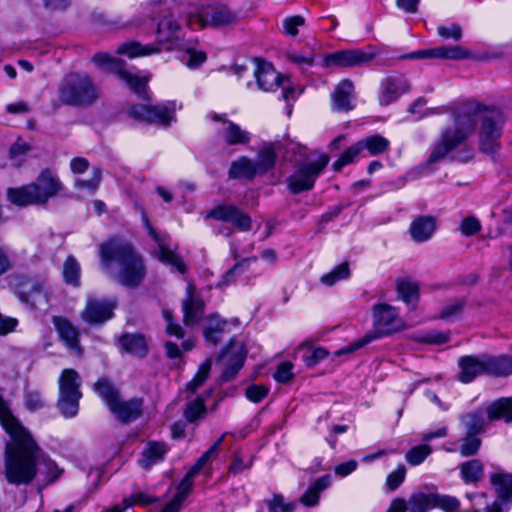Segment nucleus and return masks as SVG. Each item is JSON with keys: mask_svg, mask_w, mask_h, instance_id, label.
<instances>
[{"mask_svg": "<svg viewBox=\"0 0 512 512\" xmlns=\"http://www.w3.org/2000/svg\"><path fill=\"white\" fill-rule=\"evenodd\" d=\"M453 123L446 127L434 145L428 164L444 159L451 151L460 147L474 133L481 121L480 146L486 153H492L498 146L502 134V116L499 111L484 109L474 102H467L452 110Z\"/></svg>", "mask_w": 512, "mask_h": 512, "instance_id": "f257e3e1", "label": "nucleus"}, {"mask_svg": "<svg viewBox=\"0 0 512 512\" xmlns=\"http://www.w3.org/2000/svg\"><path fill=\"white\" fill-rule=\"evenodd\" d=\"M102 269L118 283L126 287H136L146 276L142 257L133 247L119 239H110L100 246Z\"/></svg>", "mask_w": 512, "mask_h": 512, "instance_id": "f03ea898", "label": "nucleus"}, {"mask_svg": "<svg viewBox=\"0 0 512 512\" xmlns=\"http://www.w3.org/2000/svg\"><path fill=\"white\" fill-rule=\"evenodd\" d=\"M373 325L374 330L372 332L337 350L335 355L340 356L344 354H351L378 338L404 328L403 321L399 318L396 308L384 303L374 306Z\"/></svg>", "mask_w": 512, "mask_h": 512, "instance_id": "7ed1b4c3", "label": "nucleus"}, {"mask_svg": "<svg viewBox=\"0 0 512 512\" xmlns=\"http://www.w3.org/2000/svg\"><path fill=\"white\" fill-rule=\"evenodd\" d=\"M504 419L512 422V398H500L486 407H480L460 417L466 433L481 434L490 422Z\"/></svg>", "mask_w": 512, "mask_h": 512, "instance_id": "20e7f679", "label": "nucleus"}, {"mask_svg": "<svg viewBox=\"0 0 512 512\" xmlns=\"http://www.w3.org/2000/svg\"><path fill=\"white\" fill-rule=\"evenodd\" d=\"M58 408L66 418H72L78 413L81 379L76 370L64 369L59 377Z\"/></svg>", "mask_w": 512, "mask_h": 512, "instance_id": "39448f33", "label": "nucleus"}, {"mask_svg": "<svg viewBox=\"0 0 512 512\" xmlns=\"http://www.w3.org/2000/svg\"><path fill=\"white\" fill-rule=\"evenodd\" d=\"M186 16L187 25L193 29L228 25L238 19L237 14L224 5L203 9L191 7Z\"/></svg>", "mask_w": 512, "mask_h": 512, "instance_id": "423d86ee", "label": "nucleus"}, {"mask_svg": "<svg viewBox=\"0 0 512 512\" xmlns=\"http://www.w3.org/2000/svg\"><path fill=\"white\" fill-rule=\"evenodd\" d=\"M61 99L68 104H90L94 102L99 92L87 75H71L61 89Z\"/></svg>", "mask_w": 512, "mask_h": 512, "instance_id": "0eeeda50", "label": "nucleus"}, {"mask_svg": "<svg viewBox=\"0 0 512 512\" xmlns=\"http://www.w3.org/2000/svg\"><path fill=\"white\" fill-rule=\"evenodd\" d=\"M254 64V76L260 90L273 92L278 87H282V98L284 100L289 101L294 98L295 90L290 87L289 78L282 77L269 62L255 59Z\"/></svg>", "mask_w": 512, "mask_h": 512, "instance_id": "6e6552de", "label": "nucleus"}, {"mask_svg": "<svg viewBox=\"0 0 512 512\" xmlns=\"http://www.w3.org/2000/svg\"><path fill=\"white\" fill-rule=\"evenodd\" d=\"M92 60L98 67L116 74L135 93L140 95L145 92L148 78L140 77L126 70L124 63L120 59L111 57L107 53H97L93 56Z\"/></svg>", "mask_w": 512, "mask_h": 512, "instance_id": "1a4fd4ad", "label": "nucleus"}, {"mask_svg": "<svg viewBox=\"0 0 512 512\" xmlns=\"http://www.w3.org/2000/svg\"><path fill=\"white\" fill-rule=\"evenodd\" d=\"M329 158L326 155H320L315 161L305 163L287 178L289 190L298 194L302 191L313 188L314 183L323 169L327 166Z\"/></svg>", "mask_w": 512, "mask_h": 512, "instance_id": "9d476101", "label": "nucleus"}, {"mask_svg": "<svg viewBox=\"0 0 512 512\" xmlns=\"http://www.w3.org/2000/svg\"><path fill=\"white\" fill-rule=\"evenodd\" d=\"M211 119L219 123L216 129L219 139L228 146L248 145L251 134L240 125L229 120L226 115L213 114Z\"/></svg>", "mask_w": 512, "mask_h": 512, "instance_id": "9b49d317", "label": "nucleus"}, {"mask_svg": "<svg viewBox=\"0 0 512 512\" xmlns=\"http://www.w3.org/2000/svg\"><path fill=\"white\" fill-rule=\"evenodd\" d=\"M117 302L113 299H100L88 296L86 305L81 312V318L88 324H102L114 315Z\"/></svg>", "mask_w": 512, "mask_h": 512, "instance_id": "f8f14e48", "label": "nucleus"}, {"mask_svg": "<svg viewBox=\"0 0 512 512\" xmlns=\"http://www.w3.org/2000/svg\"><path fill=\"white\" fill-rule=\"evenodd\" d=\"M130 115L140 121L166 126L174 119V109L165 104H139L132 107Z\"/></svg>", "mask_w": 512, "mask_h": 512, "instance_id": "ddd939ff", "label": "nucleus"}, {"mask_svg": "<svg viewBox=\"0 0 512 512\" xmlns=\"http://www.w3.org/2000/svg\"><path fill=\"white\" fill-rule=\"evenodd\" d=\"M377 56L374 51L361 49L341 50L324 58L326 67H353L369 63Z\"/></svg>", "mask_w": 512, "mask_h": 512, "instance_id": "4468645a", "label": "nucleus"}, {"mask_svg": "<svg viewBox=\"0 0 512 512\" xmlns=\"http://www.w3.org/2000/svg\"><path fill=\"white\" fill-rule=\"evenodd\" d=\"M30 185L37 204L47 203L62 189L59 178L48 169L41 171L35 182L30 183Z\"/></svg>", "mask_w": 512, "mask_h": 512, "instance_id": "2eb2a0df", "label": "nucleus"}, {"mask_svg": "<svg viewBox=\"0 0 512 512\" xmlns=\"http://www.w3.org/2000/svg\"><path fill=\"white\" fill-rule=\"evenodd\" d=\"M19 299L35 309H45L49 304V291L43 282H28L19 292Z\"/></svg>", "mask_w": 512, "mask_h": 512, "instance_id": "dca6fc26", "label": "nucleus"}, {"mask_svg": "<svg viewBox=\"0 0 512 512\" xmlns=\"http://www.w3.org/2000/svg\"><path fill=\"white\" fill-rule=\"evenodd\" d=\"M142 408L143 400L140 398L125 400L119 397L109 410L118 421L128 423L141 416Z\"/></svg>", "mask_w": 512, "mask_h": 512, "instance_id": "f3484780", "label": "nucleus"}, {"mask_svg": "<svg viewBox=\"0 0 512 512\" xmlns=\"http://www.w3.org/2000/svg\"><path fill=\"white\" fill-rule=\"evenodd\" d=\"M458 378L463 383H470L476 377L487 374L485 354L480 356H463L458 361Z\"/></svg>", "mask_w": 512, "mask_h": 512, "instance_id": "a211bd4d", "label": "nucleus"}, {"mask_svg": "<svg viewBox=\"0 0 512 512\" xmlns=\"http://www.w3.org/2000/svg\"><path fill=\"white\" fill-rule=\"evenodd\" d=\"M407 89V82L402 76L386 77L381 82V91L379 94L380 104L384 106L391 104L404 94Z\"/></svg>", "mask_w": 512, "mask_h": 512, "instance_id": "6ab92c4d", "label": "nucleus"}, {"mask_svg": "<svg viewBox=\"0 0 512 512\" xmlns=\"http://www.w3.org/2000/svg\"><path fill=\"white\" fill-rule=\"evenodd\" d=\"M194 285L192 283H188L186 289V298L182 302V309L184 313V323L185 325H193L197 323L204 311V303L203 301L195 297L194 295Z\"/></svg>", "mask_w": 512, "mask_h": 512, "instance_id": "aec40b11", "label": "nucleus"}, {"mask_svg": "<svg viewBox=\"0 0 512 512\" xmlns=\"http://www.w3.org/2000/svg\"><path fill=\"white\" fill-rule=\"evenodd\" d=\"M354 107V85L350 80H342L332 94V109L335 111H349Z\"/></svg>", "mask_w": 512, "mask_h": 512, "instance_id": "412c9836", "label": "nucleus"}, {"mask_svg": "<svg viewBox=\"0 0 512 512\" xmlns=\"http://www.w3.org/2000/svg\"><path fill=\"white\" fill-rule=\"evenodd\" d=\"M143 221L146 226V228L149 231V234L157 241L158 247H159V259L161 262L170 265L172 269H176L180 273H185L186 267L182 259L175 254L173 251L169 250L168 247L165 244V241L161 239L155 230L152 228L151 224L149 223L146 216H143Z\"/></svg>", "mask_w": 512, "mask_h": 512, "instance_id": "4be33fe9", "label": "nucleus"}, {"mask_svg": "<svg viewBox=\"0 0 512 512\" xmlns=\"http://www.w3.org/2000/svg\"><path fill=\"white\" fill-rule=\"evenodd\" d=\"M52 323L54 324L60 338L64 341L66 346L74 350L77 355L82 354V349L79 345L78 340V330L72 325V323L61 316H54L52 319Z\"/></svg>", "mask_w": 512, "mask_h": 512, "instance_id": "5701e85b", "label": "nucleus"}, {"mask_svg": "<svg viewBox=\"0 0 512 512\" xmlns=\"http://www.w3.org/2000/svg\"><path fill=\"white\" fill-rule=\"evenodd\" d=\"M436 229V220L432 216H421L410 224V235L415 242L428 241Z\"/></svg>", "mask_w": 512, "mask_h": 512, "instance_id": "b1692460", "label": "nucleus"}, {"mask_svg": "<svg viewBox=\"0 0 512 512\" xmlns=\"http://www.w3.org/2000/svg\"><path fill=\"white\" fill-rule=\"evenodd\" d=\"M180 27L179 22L175 18V13L170 9L165 10L157 26L159 41L168 42L172 40L180 30Z\"/></svg>", "mask_w": 512, "mask_h": 512, "instance_id": "393cba45", "label": "nucleus"}, {"mask_svg": "<svg viewBox=\"0 0 512 512\" xmlns=\"http://www.w3.org/2000/svg\"><path fill=\"white\" fill-rule=\"evenodd\" d=\"M330 476L324 475L311 483L299 502L306 507H314L319 503L320 494L330 486Z\"/></svg>", "mask_w": 512, "mask_h": 512, "instance_id": "a878e982", "label": "nucleus"}, {"mask_svg": "<svg viewBox=\"0 0 512 512\" xmlns=\"http://www.w3.org/2000/svg\"><path fill=\"white\" fill-rule=\"evenodd\" d=\"M486 373L497 377L512 374V358L506 355L490 356L485 354Z\"/></svg>", "mask_w": 512, "mask_h": 512, "instance_id": "bb28decb", "label": "nucleus"}, {"mask_svg": "<svg viewBox=\"0 0 512 512\" xmlns=\"http://www.w3.org/2000/svg\"><path fill=\"white\" fill-rule=\"evenodd\" d=\"M256 175H258V171L254 160L246 156L233 161L229 169V177L234 179L242 177L252 179Z\"/></svg>", "mask_w": 512, "mask_h": 512, "instance_id": "cd10ccee", "label": "nucleus"}, {"mask_svg": "<svg viewBox=\"0 0 512 512\" xmlns=\"http://www.w3.org/2000/svg\"><path fill=\"white\" fill-rule=\"evenodd\" d=\"M167 452L166 445L158 442L149 443L142 452V458L139 463L142 468L148 469L152 465L161 461Z\"/></svg>", "mask_w": 512, "mask_h": 512, "instance_id": "c85d7f7f", "label": "nucleus"}, {"mask_svg": "<svg viewBox=\"0 0 512 512\" xmlns=\"http://www.w3.org/2000/svg\"><path fill=\"white\" fill-rule=\"evenodd\" d=\"M276 157L273 143L263 145L258 152L257 159L254 161L258 174L262 175L271 170L275 165Z\"/></svg>", "mask_w": 512, "mask_h": 512, "instance_id": "c756f323", "label": "nucleus"}, {"mask_svg": "<svg viewBox=\"0 0 512 512\" xmlns=\"http://www.w3.org/2000/svg\"><path fill=\"white\" fill-rule=\"evenodd\" d=\"M122 348L137 357H143L147 353V343L145 338L139 334H125L120 339Z\"/></svg>", "mask_w": 512, "mask_h": 512, "instance_id": "7c9ffc66", "label": "nucleus"}, {"mask_svg": "<svg viewBox=\"0 0 512 512\" xmlns=\"http://www.w3.org/2000/svg\"><path fill=\"white\" fill-rule=\"evenodd\" d=\"M7 197L12 204L17 206L38 205L30 184L18 188H9Z\"/></svg>", "mask_w": 512, "mask_h": 512, "instance_id": "2f4dec72", "label": "nucleus"}, {"mask_svg": "<svg viewBox=\"0 0 512 512\" xmlns=\"http://www.w3.org/2000/svg\"><path fill=\"white\" fill-rule=\"evenodd\" d=\"M207 60V55L204 51L195 48L194 44L188 42L183 46V55L181 61L189 69L199 68Z\"/></svg>", "mask_w": 512, "mask_h": 512, "instance_id": "473e14b6", "label": "nucleus"}, {"mask_svg": "<svg viewBox=\"0 0 512 512\" xmlns=\"http://www.w3.org/2000/svg\"><path fill=\"white\" fill-rule=\"evenodd\" d=\"M160 49L152 45H141L137 42H128L120 45L117 48V53L121 55H127L129 58H135L139 56H146L153 53H158Z\"/></svg>", "mask_w": 512, "mask_h": 512, "instance_id": "72a5a7b5", "label": "nucleus"}, {"mask_svg": "<svg viewBox=\"0 0 512 512\" xmlns=\"http://www.w3.org/2000/svg\"><path fill=\"white\" fill-rule=\"evenodd\" d=\"M408 506L409 512H427L435 507V494L414 493L408 501Z\"/></svg>", "mask_w": 512, "mask_h": 512, "instance_id": "f704fd0d", "label": "nucleus"}, {"mask_svg": "<svg viewBox=\"0 0 512 512\" xmlns=\"http://www.w3.org/2000/svg\"><path fill=\"white\" fill-rule=\"evenodd\" d=\"M94 390L107 405L108 409L120 397L118 390L105 378L99 379L95 383Z\"/></svg>", "mask_w": 512, "mask_h": 512, "instance_id": "c9c22d12", "label": "nucleus"}, {"mask_svg": "<svg viewBox=\"0 0 512 512\" xmlns=\"http://www.w3.org/2000/svg\"><path fill=\"white\" fill-rule=\"evenodd\" d=\"M245 355L243 346L238 345L231 360L225 363L226 367L221 376L224 381L231 380L239 372L244 364Z\"/></svg>", "mask_w": 512, "mask_h": 512, "instance_id": "e433bc0d", "label": "nucleus"}, {"mask_svg": "<svg viewBox=\"0 0 512 512\" xmlns=\"http://www.w3.org/2000/svg\"><path fill=\"white\" fill-rule=\"evenodd\" d=\"M363 151H367L369 155L375 156L385 152L389 148L388 139L381 135H372L360 140Z\"/></svg>", "mask_w": 512, "mask_h": 512, "instance_id": "4c0bfd02", "label": "nucleus"}, {"mask_svg": "<svg viewBox=\"0 0 512 512\" xmlns=\"http://www.w3.org/2000/svg\"><path fill=\"white\" fill-rule=\"evenodd\" d=\"M63 278L65 283L73 286H79L81 267L74 256H68L63 264Z\"/></svg>", "mask_w": 512, "mask_h": 512, "instance_id": "58836bf2", "label": "nucleus"}, {"mask_svg": "<svg viewBox=\"0 0 512 512\" xmlns=\"http://www.w3.org/2000/svg\"><path fill=\"white\" fill-rule=\"evenodd\" d=\"M490 482L502 499L512 495V475L506 473H494L490 476Z\"/></svg>", "mask_w": 512, "mask_h": 512, "instance_id": "ea45409f", "label": "nucleus"}, {"mask_svg": "<svg viewBox=\"0 0 512 512\" xmlns=\"http://www.w3.org/2000/svg\"><path fill=\"white\" fill-rule=\"evenodd\" d=\"M226 327V320L212 317L204 331L206 341L216 345L221 340L222 334L226 331Z\"/></svg>", "mask_w": 512, "mask_h": 512, "instance_id": "a19ab883", "label": "nucleus"}, {"mask_svg": "<svg viewBox=\"0 0 512 512\" xmlns=\"http://www.w3.org/2000/svg\"><path fill=\"white\" fill-rule=\"evenodd\" d=\"M460 468L462 478L467 483L476 482L483 476V464L478 459L464 462Z\"/></svg>", "mask_w": 512, "mask_h": 512, "instance_id": "79ce46f5", "label": "nucleus"}, {"mask_svg": "<svg viewBox=\"0 0 512 512\" xmlns=\"http://www.w3.org/2000/svg\"><path fill=\"white\" fill-rule=\"evenodd\" d=\"M268 508V512H293L296 508L297 503L286 502L282 494H273L270 499L263 501Z\"/></svg>", "mask_w": 512, "mask_h": 512, "instance_id": "37998d69", "label": "nucleus"}, {"mask_svg": "<svg viewBox=\"0 0 512 512\" xmlns=\"http://www.w3.org/2000/svg\"><path fill=\"white\" fill-rule=\"evenodd\" d=\"M256 261V257H249L239 261L225 273L221 282H219L218 286L228 285L230 282L235 280V277L237 275L247 272L249 270L251 263H254Z\"/></svg>", "mask_w": 512, "mask_h": 512, "instance_id": "c03bdc74", "label": "nucleus"}, {"mask_svg": "<svg viewBox=\"0 0 512 512\" xmlns=\"http://www.w3.org/2000/svg\"><path fill=\"white\" fill-rule=\"evenodd\" d=\"M399 297L408 305L416 303L418 300V284L412 281L404 280L397 286Z\"/></svg>", "mask_w": 512, "mask_h": 512, "instance_id": "a18cd8bd", "label": "nucleus"}, {"mask_svg": "<svg viewBox=\"0 0 512 512\" xmlns=\"http://www.w3.org/2000/svg\"><path fill=\"white\" fill-rule=\"evenodd\" d=\"M350 271L348 263L344 262L336 266L332 271L323 275L320 278L322 284L326 286H333L338 281L346 279L349 277Z\"/></svg>", "mask_w": 512, "mask_h": 512, "instance_id": "49530a36", "label": "nucleus"}, {"mask_svg": "<svg viewBox=\"0 0 512 512\" xmlns=\"http://www.w3.org/2000/svg\"><path fill=\"white\" fill-rule=\"evenodd\" d=\"M429 445H418L412 447L405 455V460L412 466H418L431 454Z\"/></svg>", "mask_w": 512, "mask_h": 512, "instance_id": "de8ad7c7", "label": "nucleus"}, {"mask_svg": "<svg viewBox=\"0 0 512 512\" xmlns=\"http://www.w3.org/2000/svg\"><path fill=\"white\" fill-rule=\"evenodd\" d=\"M363 152L360 141L346 149L342 155L333 163L335 171H340L344 166L353 162V160Z\"/></svg>", "mask_w": 512, "mask_h": 512, "instance_id": "09e8293b", "label": "nucleus"}, {"mask_svg": "<svg viewBox=\"0 0 512 512\" xmlns=\"http://www.w3.org/2000/svg\"><path fill=\"white\" fill-rule=\"evenodd\" d=\"M101 182V170L94 167L91 171V177L89 179L77 178L75 180V186L89 193H94Z\"/></svg>", "mask_w": 512, "mask_h": 512, "instance_id": "8fccbe9b", "label": "nucleus"}, {"mask_svg": "<svg viewBox=\"0 0 512 512\" xmlns=\"http://www.w3.org/2000/svg\"><path fill=\"white\" fill-rule=\"evenodd\" d=\"M466 304L464 298L454 299L447 303L440 312V317L445 320H456L460 317Z\"/></svg>", "mask_w": 512, "mask_h": 512, "instance_id": "3c124183", "label": "nucleus"}, {"mask_svg": "<svg viewBox=\"0 0 512 512\" xmlns=\"http://www.w3.org/2000/svg\"><path fill=\"white\" fill-rule=\"evenodd\" d=\"M37 464L39 465L40 473L46 475L48 482L55 481L62 473V470L53 460L45 458L41 454Z\"/></svg>", "mask_w": 512, "mask_h": 512, "instance_id": "603ef678", "label": "nucleus"}, {"mask_svg": "<svg viewBox=\"0 0 512 512\" xmlns=\"http://www.w3.org/2000/svg\"><path fill=\"white\" fill-rule=\"evenodd\" d=\"M211 369V360L207 359L198 368L197 373L193 379L187 383L186 388L190 392L194 393L207 379Z\"/></svg>", "mask_w": 512, "mask_h": 512, "instance_id": "864d4df0", "label": "nucleus"}, {"mask_svg": "<svg viewBox=\"0 0 512 512\" xmlns=\"http://www.w3.org/2000/svg\"><path fill=\"white\" fill-rule=\"evenodd\" d=\"M475 433H466V437L462 439L460 445V453L462 456H472L476 454L481 446V439Z\"/></svg>", "mask_w": 512, "mask_h": 512, "instance_id": "5fc2aeb1", "label": "nucleus"}, {"mask_svg": "<svg viewBox=\"0 0 512 512\" xmlns=\"http://www.w3.org/2000/svg\"><path fill=\"white\" fill-rule=\"evenodd\" d=\"M154 499L152 497H149L145 495L144 493L138 492L133 494L129 499H126L124 501L123 505H116L111 508L108 512H123L125 511L129 506L132 505H141L146 506L150 503H152Z\"/></svg>", "mask_w": 512, "mask_h": 512, "instance_id": "6e6d98bb", "label": "nucleus"}, {"mask_svg": "<svg viewBox=\"0 0 512 512\" xmlns=\"http://www.w3.org/2000/svg\"><path fill=\"white\" fill-rule=\"evenodd\" d=\"M236 209L237 207L234 205L220 204L208 211L205 218H212L218 221L228 222V220L232 217V214H235Z\"/></svg>", "mask_w": 512, "mask_h": 512, "instance_id": "4d7b16f0", "label": "nucleus"}, {"mask_svg": "<svg viewBox=\"0 0 512 512\" xmlns=\"http://www.w3.org/2000/svg\"><path fill=\"white\" fill-rule=\"evenodd\" d=\"M205 412L206 410L203 398L197 397L194 401L188 403L184 411V416L188 422H193L199 417H202Z\"/></svg>", "mask_w": 512, "mask_h": 512, "instance_id": "13d9d810", "label": "nucleus"}, {"mask_svg": "<svg viewBox=\"0 0 512 512\" xmlns=\"http://www.w3.org/2000/svg\"><path fill=\"white\" fill-rule=\"evenodd\" d=\"M198 473H192V469H190L185 477L182 479L180 484L177 487V491L173 499L177 500L181 504H183L184 500L186 499L187 495L189 494L192 486H193V479Z\"/></svg>", "mask_w": 512, "mask_h": 512, "instance_id": "bf43d9fd", "label": "nucleus"}, {"mask_svg": "<svg viewBox=\"0 0 512 512\" xmlns=\"http://www.w3.org/2000/svg\"><path fill=\"white\" fill-rule=\"evenodd\" d=\"M406 468L404 465H399L396 470L388 474L385 482V487L388 491H395L405 480Z\"/></svg>", "mask_w": 512, "mask_h": 512, "instance_id": "052dcab7", "label": "nucleus"}, {"mask_svg": "<svg viewBox=\"0 0 512 512\" xmlns=\"http://www.w3.org/2000/svg\"><path fill=\"white\" fill-rule=\"evenodd\" d=\"M31 149L29 143L22 138H18L15 143L10 147V158L15 161L16 165H20L22 157L26 155Z\"/></svg>", "mask_w": 512, "mask_h": 512, "instance_id": "680f3d73", "label": "nucleus"}, {"mask_svg": "<svg viewBox=\"0 0 512 512\" xmlns=\"http://www.w3.org/2000/svg\"><path fill=\"white\" fill-rule=\"evenodd\" d=\"M224 439V436H221L195 463V465L191 468L192 473H199V471L204 467V465L210 461L212 457H214L219 450V447Z\"/></svg>", "mask_w": 512, "mask_h": 512, "instance_id": "e2e57ef3", "label": "nucleus"}, {"mask_svg": "<svg viewBox=\"0 0 512 512\" xmlns=\"http://www.w3.org/2000/svg\"><path fill=\"white\" fill-rule=\"evenodd\" d=\"M253 464L252 457H242L240 454H234L232 458V462L229 466V472L236 475L243 473L244 471L251 468Z\"/></svg>", "mask_w": 512, "mask_h": 512, "instance_id": "0e129e2a", "label": "nucleus"}, {"mask_svg": "<svg viewBox=\"0 0 512 512\" xmlns=\"http://www.w3.org/2000/svg\"><path fill=\"white\" fill-rule=\"evenodd\" d=\"M437 34L443 39H453L459 41L462 38V28L456 23L450 25H440L437 27Z\"/></svg>", "mask_w": 512, "mask_h": 512, "instance_id": "69168bd1", "label": "nucleus"}, {"mask_svg": "<svg viewBox=\"0 0 512 512\" xmlns=\"http://www.w3.org/2000/svg\"><path fill=\"white\" fill-rule=\"evenodd\" d=\"M294 377L293 364L291 362H282L277 366L274 373V379L279 383H288Z\"/></svg>", "mask_w": 512, "mask_h": 512, "instance_id": "338daca9", "label": "nucleus"}, {"mask_svg": "<svg viewBox=\"0 0 512 512\" xmlns=\"http://www.w3.org/2000/svg\"><path fill=\"white\" fill-rule=\"evenodd\" d=\"M435 506L446 512H454L459 507V501L452 496L435 494Z\"/></svg>", "mask_w": 512, "mask_h": 512, "instance_id": "774afa93", "label": "nucleus"}]
</instances>
